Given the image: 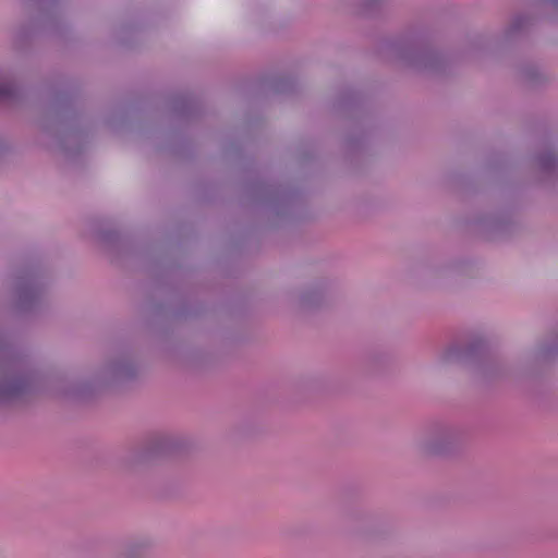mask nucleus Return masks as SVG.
I'll return each instance as SVG.
<instances>
[{"mask_svg":"<svg viewBox=\"0 0 558 558\" xmlns=\"http://www.w3.org/2000/svg\"><path fill=\"white\" fill-rule=\"evenodd\" d=\"M14 93L13 84L7 77L0 76V97L10 98Z\"/></svg>","mask_w":558,"mask_h":558,"instance_id":"obj_2","label":"nucleus"},{"mask_svg":"<svg viewBox=\"0 0 558 558\" xmlns=\"http://www.w3.org/2000/svg\"><path fill=\"white\" fill-rule=\"evenodd\" d=\"M523 19L519 17L515 21H513V27L515 28H520L521 27V22H522Z\"/></svg>","mask_w":558,"mask_h":558,"instance_id":"obj_3","label":"nucleus"},{"mask_svg":"<svg viewBox=\"0 0 558 558\" xmlns=\"http://www.w3.org/2000/svg\"><path fill=\"white\" fill-rule=\"evenodd\" d=\"M534 169L544 180L558 177V155L553 150H545L534 160Z\"/></svg>","mask_w":558,"mask_h":558,"instance_id":"obj_1","label":"nucleus"}]
</instances>
